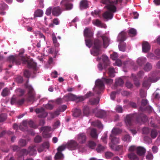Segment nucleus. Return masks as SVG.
<instances>
[{"label":"nucleus","mask_w":160,"mask_h":160,"mask_svg":"<svg viewBox=\"0 0 160 160\" xmlns=\"http://www.w3.org/2000/svg\"><path fill=\"white\" fill-rule=\"evenodd\" d=\"M7 61L10 63L8 65L10 68H11L13 64H15L17 65H19L21 63V61H22L23 64H27L28 67L29 68H32L33 70V73L35 74L37 70V64L34 62L32 59H28L24 57H19L17 56L10 55L8 57Z\"/></svg>","instance_id":"1"},{"label":"nucleus","mask_w":160,"mask_h":160,"mask_svg":"<svg viewBox=\"0 0 160 160\" xmlns=\"http://www.w3.org/2000/svg\"><path fill=\"white\" fill-rule=\"evenodd\" d=\"M135 119L138 122H144L147 121L148 118L145 115L141 113L128 115L125 119L126 125L128 126H132Z\"/></svg>","instance_id":"2"},{"label":"nucleus","mask_w":160,"mask_h":160,"mask_svg":"<svg viewBox=\"0 0 160 160\" xmlns=\"http://www.w3.org/2000/svg\"><path fill=\"white\" fill-rule=\"evenodd\" d=\"M104 8L107 9V11L102 14L103 18L106 19H111L113 16V13L116 11L117 8L115 6L106 5Z\"/></svg>","instance_id":"3"},{"label":"nucleus","mask_w":160,"mask_h":160,"mask_svg":"<svg viewBox=\"0 0 160 160\" xmlns=\"http://www.w3.org/2000/svg\"><path fill=\"white\" fill-rule=\"evenodd\" d=\"M151 74H152L151 76H149L148 78H147V77L144 78V80L142 84L143 87L147 88L150 86V82H155L159 79V77H156V72H152Z\"/></svg>","instance_id":"4"},{"label":"nucleus","mask_w":160,"mask_h":160,"mask_svg":"<svg viewBox=\"0 0 160 160\" xmlns=\"http://www.w3.org/2000/svg\"><path fill=\"white\" fill-rule=\"evenodd\" d=\"M63 99L66 101H75L77 102H82L84 100L83 96L78 97L71 93L65 95Z\"/></svg>","instance_id":"5"},{"label":"nucleus","mask_w":160,"mask_h":160,"mask_svg":"<svg viewBox=\"0 0 160 160\" xmlns=\"http://www.w3.org/2000/svg\"><path fill=\"white\" fill-rule=\"evenodd\" d=\"M29 82L28 80L26 81L25 86L26 88L28 89V98L27 100L29 101L34 102L35 99V93L33 88L31 86L28 84Z\"/></svg>","instance_id":"6"},{"label":"nucleus","mask_w":160,"mask_h":160,"mask_svg":"<svg viewBox=\"0 0 160 160\" xmlns=\"http://www.w3.org/2000/svg\"><path fill=\"white\" fill-rule=\"evenodd\" d=\"M104 89V85L103 82L100 80H98L95 82V86L93 88V90L97 94L101 93Z\"/></svg>","instance_id":"7"},{"label":"nucleus","mask_w":160,"mask_h":160,"mask_svg":"<svg viewBox=\"0 0 160 160\" xmlns=\"http://www.w3.org/2000/svg\"><path fill=\"white\" fill-rule=\"evenodd\" d=\"M122 0H113L111 1L110 0H101V2L106 5L115 6L118 3H121L122 2Z\"/></svg>","instance_id":"8"},{"label":"nucleus","mask_w":160,"mask_h":160,"mask_svg":"<svg viewBox=\"0 0 160 160\" xmlns=\"http://www.w3.org/2000/svg\"><path fill=\"white\" fill-rule=\"evenodd\" d=\"M73 1L72 0H62L60 2V4L64 5L67 10H70L73 7V4L69 3L71 1Z\"/></svg>","instance_id":"9"},{"label":"nucleus","mask_w":160,"mask_h":160,"mask_svg":"<svg viewBox=\"0 0 160 160\" xmlns=\"http://www.w3.org/2000/svg\"><path fill=\"white\" fill-rule=\"evenodd\" d=\"M37 113H39L38 116L40 118H44L48 115V113L45 112L44 109L42 108H37L35 110Z\"/></svg>","instance_id":"10"},{"label":"nucleus","mask_w":160,"mask_h":160,"mask_svg":"<svg viewBox=\"0 0 160 160\" xmlns=\"http://www.w3.org/2000/svg\"><path fill=\"white\" fill-rule=\"evenodd\" d=\"M93 113H96V116L98 118H102L106 115V112L103 110H97V108L93 110Z\"/></svg>","instance_id":"11"},{"label":"nucleus","mask_w":160,"mask_h":160,"mask_svg":"<svg viewBox=\"0 0 160 160\" xmlns=\"http://www.w3.org/2000/svg\"><path fill=\"white\" fill-rule=\"evenodd\" d=\"M86 137L85 133H81L77 136V140L80 143H83L85 142Z\"/></svg>","instance_id":"12"},{"label":"nucleus","mask_w":160,"mask_h":160,"mask_svg":"<svg viewBox=\"0 0 160 160\" xmlns=\"http://www.w3.org/2000/svg\"><path fill=\"white\" fill-rule=\"evenodd\" d=\"M77 143L74 141L71 140L66 144V147L70 150H74L77 146Z\"/></svg>","instance_id":"13"},{"label":"nucleus","mask_w":160,"mask_h":160,"mask_svg":"<svg viewBox=\"0 0 160 160\" xmlns=\"http://www.w3.org/2000/svg\"><path fill=\"white\" fill-rule=\"evenodd\" d=\"M62 12L61 8L59 6L53 8L52 9V15L55 16H59Z\"/></svg>","instance_id":"14"},{"label":"nucleus","mask_w":160,"mask_h":160,"mask_svg":"<svg viewBox=\"0 0 160 160\" xmlns=\"http://www.w3.org/2000/svg\"><path fill=\"white\" fill-rule=\"evenodd\" d=\"M150 45L147 42H144L142 44V51L146 53L149 52L150 49Z\"/></svg>","instance_id":"15"},{"label":"nucleus","mask_w":160,"mask_h":160,"mask_svg":"<svg viewBox=\"0 0 160 160\" xmlns=\"http://www.w3.org/2000/svg\"><path fill=\"white\" fill-rule=\"evenodd\" d=\"M137 153L140 156H142L144 155L146 152V149L141 146H139L136 148Z\"/></svg>","instance_id":"16"},{"label":"nucleus","mask_w":160,"mask_h":160,"mask_svg":"<svg viewBox=\"0 0 160 160\" xmlns=\"http://www.w3.org/2000/svg\"><path fill=\"white\" fill-rule=\"evenodd\" d=\"M126 33L125 32L122 31L118 35V41L122 42L125 41L126 38Z\"/></svg>","instance_id":"17"},{"label":"nucleus","mask_w":160,"mask_h":160,"mask_svg":"<svg viewBox=\"0 0 160 160\" xmlns=\"http://www.w3.org/2000/svg\"><path fill=\"white\" fill-rule=\"evenodd\" d=\"M28 121L27 120L23 121L22 123L19 126V129L23 131L28 130Z\"/></svg>","instance_id":"18"},{"label":"nucleus","mask_w":160,"mask_h":160,"mask_svg":"<svg viewBox=\"0 0 160 160\" xmlns=\"http://www.w3.org/2000/svg\"><path fill=\"white\" fill-rule=\"evenodd\" d=\"M110 139L111 140V144L114 145L118 143L119 142L120 139L118 138H117L111 134L110 135Z\"/></svg>","instance_id":"19"},{"label":"nucleus","mask_w":160,"mask_h":160,"mask_svg":"<svg viewBox=\"0 0 160 160\" xmlns=\"http://www.w3.org/2000/svg\"><path fill=\"white\" fill-rule=\"evenodd\" d=\"M80 8L81 10L86 9L88 7V5L87 1L82 0L80 3Z\"/></svg>","instance_id":"20"},{"label":"nucleus","mask_w":160,"mask_h":160,"mask_svg":"<svg viewBox=\"0 0 160 160\" xmlns=\"http://www.w3.org/2000/svg\"><path fill=\"white\" fill-rule=\"evenodd\" d=\"M124 83L123 80L121 78L117 79L115 80L114 86L112 88L113 89H115L118 86H122Z\"/></svg>","instance_id":"21"},{"label":"nucleus","mask_w":160,"mask_h":160,"mask_svg":"<svg viewBox=\"0 0 160 160\" xmlns=\"http://www.w3.org/2000/svg\"><path fill=\"white\" fill-rule=\"evenodd\" d=\"M84 36L87 38H91L93 36V33L90 29L86 28L84 32Z\"/></svg>","instance_id":"22"},{"label":"nucleus","mask_w":160,"mask_h":160,"mask_svg":"<svg viewBox=\"0 0 160 160\" xmlns=\"http://www.w3.org/2000/svg\"><path fill=\"white\" fill-rule=\"evenodd\" d=\"M99 99L98 98H92L89 99L88 104L92 105H94L99 103Z\"/></svg>","instance_id":"23"},{"label":"nucleus","mask_w":160,"mask_h":160,"mask_svg":"<svg viewBox=\"0 0 160 160\" xmlns=\"http://www.w3.org/2000/svg\"><path fill=\"white\" fill-rule=\"evenodd\" d=\"M102 45V42L101 41L98 39L94 40L93 46L94 48H100Z\"/></svg>","instance_id":"24"},{"label":"nucleus","mask_w":160,"mask_h":160,"mask_svg":"<svg viewBox=\"0 0 160 160\" xmlns=\"http://www.w3.org/2000/svg\"><path fill=\"white\" fill-rule=\"evenodd\" d=\"M101 37L103 41L104 47L106 48L109 44V39L108 38L105 36H102Z\"/></svg>","instance_id":"25"},{"label":"nucleus","mask_w":160,"mask_h":160,"mask_svg":"<svg viewBox=\"0 0 160 160\" xmlns=\"http://www.w3.org/2000/svg\"><path fill=\"white\" fill-rule=\"evenodd\" d=\"M72 115L75 117L80 116L81 114V110L79 109L75 108L72 110Z\"/></svg>","instance_id":"26"},{"label":"nucleus","mask_w":160,"mask_h":160,"mask_svg":"<svg viewBox=\"0 0 160 160\" xmlns=\"http://www.w3.org/2000/svg\"><path fill=\"white\" fill-rule=\"evenodd\" d=\"M28 151V154L30 155H33L37 153V151L35 146L29 147Z\"/></svg>","instance_id":"27"},{"label":"nucleus","mask_w":160,"mask_h":160,"mask_svg":"<svg viewBox=\"0 0 160 160\" xmlns=\"http://www.w3.org/2000/svg\"><path fill=\"white\" fill-rule=\"evenodd\" d=\"M128 158L131 160H138L139 158L137 155L132 152H131L128 155Z\"/></svg>","instance_id":"28"},{"label":"nucleus","mask_w":160,"mask_h":160,"mask_svg":"<svg viewBox=\"0 0 160 160\" xmlns=\"http://www.w3.org/2000/svg\"><path fill=\"white\" fill-rule=\"evenodd\" d=\"M43 14V11L38 9L36 10L34 14V18L36 17H40L42 16Z\"/></svg>","instance_id":"29"},{"label":"nucleus","mask_w":160,"mask_h":160,"mask_svg":"<svg viewBox=\"0 0 160 160\" xmlns=\"http://www.w3.org/2000/svg\"><path fill=\"white\" fill-rule=\"evenodd\" d=\"M128 35L131 37L135 36L137 35V31L134 28H131L128 31Z\"/></svg>","instance_id":"30"},{"label":"nucleus","mask_w":160,"mask_h":160,"mask_svg":"<svg viewBox=\"0 0 160 160\" xmlns=\"http://www.w3.org/2000/svg\"><path fill=\"white\" fill-rule=\"evenodd\" d=\"M100 49L95 48L93 47V50L91 51V54L94 56H97L100 54Z\"/></svg>","instance_id":"31"},{"label":"nucleus","mask_w":160,"mask_h":160,"mask_svg":"<svg viewBox=\"0 0 160 160\" xmlns=\"http://www.w3.org/2000/svg\"><path fill=\"white\" fill-rule=\"evenodd\" d=\"M106 147L101 145L98 144L96 148V151L98 153H102L104 151Z\"/></svg>","instance_id":"32"},{"label":"nucleus","mask_w":160,"mask_h":160,"mask_svg":"<svg viewBox=\"0 0 160 160\" xmlns=\"http://www.w3.org/2000/svg\"><path fill=\"white\" fill-rule=\"evenodd\" d=\"M109 146L111 148L116 151H119L121 150L122 148V145H118L115 147L114 145H112L111 143H109Z\"/></svg>","instance_id":"33"},{"label":"nucleus","mask_w":160,"mask_h":160,"mask_svg":"<svg viewBox=\"0 0 160 160\" xmlns=\"http://www.w3.org/2000/svg\"><path fill=\"white\" fill-rule=\"evenodd\" d=\"M146 58H141L138 59L137 60V62L139 65L142 66L146 62Z\"/></svg>","instance_id":"34"},{"label":"nucleus","mask_w":160,"mask_h":160,"mask_svg":"<svg viewBox=\"0 0 160 160\" xmlns=\"http://www.w3.org/2000/svg\"><path fill=\"white\" fill-rule=\"evenodd\" d=\"M90 135L92 138L94 139L97 138L98 134L97 133V131L95 129L93 128L91 130Z\"/></svg>","instance_id":"35"},{"label":"nucleus","mask_w":160,"mask_h":160,"mask_svg":"<svg viewBox=\"0 0 160 160\" xmlns=\"http://www.w3.org/2000/svg\"><path fill=\"white\" fill-rule=\"evenodd\" d=\"M102 59L103 62L106 66H108L109 64V60L108 57L105 55L102 56Z\"/></svg>","instance_id":"36"},{"label":"nucleus","mask_w":160,"mask_h":160,"mask_svg":"<svg viewBox=\"0 0 160 160\" xmlns=\"http://www.w3.org/2000/svg\"><path fill=\"white\" fill-rule=\"evenodd\" d=\"M92 124L100 128H102L103 126L101 122L99 120L96 121L94 122H92Z\"/></svg>","instance_id":"37"},{"label":"nucleus","mask_w":160,"mask_h":160,"mask_svg":"<svg viewBox=\"0 0 160 160\" xmlns=\"http://www.w3.org/2000/svg\"><path fill=\"white\" fill-rule=\"evenodd\" d=\"M52 39L54 46L56 47H58L59 44L57 42V39L55 35H52Z\"/></svg>","instance_id":"38"},{"label":"nucleus","mask_w":160,"mask_h":160,"mask_svg":"<svg viewBox=\"0 0 160 160\" xmlns=\"http://www.w3.org/2000/svg\"><path fill=\"white\" fill-rule=\"evenodd\" d=\"M10 93V90L7 88H5L2 92V95L3 97L8 96Z\"/></svg>","instance_id":"39"},{"label":"nucleus","mask_w":160,"mask_h":160,"mask_svg":"<svg viewBox=\"0 0 160 160\" xmlns=\"http://www.w3.org/2000/svg\"><path fill=\"white\" fill-rule=\"evenodd\" d=\"M20 155L19 157H22L24 155H27L28 154V151L25 149H23L20 150Z\"/></svg>","instance_id":"40"},{"label":"nucleus","mask_w":160,"mask_h":160,"mask_svg":"<svg viewBox=\"0 0 160 160\" xmlns=\"http://www.w3.org/2000/svg\"><path fill=\"white\" fill-rule=\"evenodd\" d=\"M83 112L84 114L86 116H88L90 113L89 107L88 106L84 107L83 108Z\"/></svg>","instance_id":"41"},{"label":"nucleus","mask_w":160,"mask_h":160,"mask_svg":"<svg viewBox=\"0 0 160 160\" xmlns=\"http://www.w3.org/2000/svg\"><path fill=\"white\" fill-rule=\"evenodd\" d=\"M31 75L30 72L27 69H25L23 72V75L26 78H29Z\"/></svg>","instance_id":"42"},{"label":"nucleus","mask_w":160,"mask_h":160,"mask_svg":"<svg viewBox=\"0 0 160 160\" xmlns=\"http://www.w3.org/2000/svg\"><path fill=\"white\" fill-rule=\"evenodd\" d=\"M115 72L114 69L113 68H108V74L109 75L112 77H114V73Z\"/></svg>","instance_id":"43"},{"label":"nucleus","mask_w":160,"mask_h":160,"mask_svg":"<svg viewBox=\"0 0 160 160\" xmlns=\"http://www.w3.org/2000/svg\"><path fill=\"white\" fill-rule=\"evenodd\" d=\"M158 135L157 131L155 129L152 130L151 133V136L152 138H155Z\"/></svg>","instance_id":"44"},{"label":"nucleus","mask_w":160,"mask_h":160,"mask_svg":"<svg viewBox=\"0 0 160 160\" xmlns=\"http://www.w3.org/2000/svg\"><path fill=\"white\" fill-rule=\"evenodd\" d=\"M59 111L58 110L54 112H51L50 113V117L52 119L55 118L56 116H57L59 115Z\"/></svg>","instance_id":"45"},{"label":"nucleus","mask_w":160,"mask_h":160,"mask_svg":"<svg viewBox=\"0 0 160 160\" xmlns=\"http://www.w3.org/2000/svg\"><path fill=\"white\" fill-rule=\"evenodd\" d=\"M152 66L149 63H147L144 67V69L145 71H148L151 69Z\"/></svg>","instance_id":"46"},{"label":"nucleus","mask_w":160,"mask_h":160,"mask_svg":"<svg viewBox=\"0 0 160 160\" xmlns=\"http://www.w3.org/2000/svg\"><path fill=\"white\" fill-rule=\"evenodd\" d=\"M121 130L118 128H114L112 131V135L117 134L121 132Z\"/></svg>","instance_id":"47"},{"label":"nucleus","mask_w":160,"mask_h":160,"mask_svg":"<svg viewBox=\"0 0 160 160\" xmlns=\"http://www.w3.org/2000/svg\"><path fill=\"white\" fill-rule=\"evenodd\" d=\"M140 95L141 98H142L146 97L147 96L146 92L143 89H140Z\"/></svg>","instance_id":"48"},{"label":"nucleus","mask_w":160,"mask_h":160,"mask_svg":"<svg viewBox=\"0 0 160 160\" xmlns=\"http://www.w3.org/2000/svg\"><path fill=\"white\" fill-rule=\"evenodd\" d=\"M126 47V44L125 43L120 44L118 45L119 50L121 51H125Z\"/></svg>","instance_id":"49"},{"label":"nucleus","mask_w":160,"mask_h":160,"mask_svg":"<svg viewBox=\"0 0 160 160\" xmlns=\"http://www.w3.org/2000/svg\"><path fill=\"white\" fill-rule=\"evenodd\" d=\"M102 79L103 81L107 84H112L113 82V79H111L105 78H103Z\"/></svg>","instance_id":"50"},{"label":"nucleus","mask_w":160,"mask_h":160,"mask_svg":"<svg viewBox=\"0 0 160 160\" xmlns=\"http://www.w3.org/2000/svg\"><path fill=\"white\" fill-rule=\"evenodd\" d=\"M63 158V155L61 152H58L55 155V158L56 159H60Z\"/></svg>","instance_id":"51"},{"label":"nucleus","mask_w":160,"mask_h":160,"mask_svg":"<svg viewBox=\"0 0 160 160\" xmlns=\"http://www.w3.org/2000/svg\"><path fill=\"white\" fill-rule=\"evenodd\" d=\"M130 139L131 138L129 135L127 134L124 136L122 138V140L124 141H126L129 142L131 141Z\"/></svg>","instance_id":"52"},{"label":"nucleus","mask_w":160,"mask_h":160,"mask_svg":"<svg viewBox=\"0 0 160 160\" xmlns=\"http://www.w3.org/2000/svg\"><path fill=\"white\" fill-rule=\"evenodd\" d=\"M15 80L18 83H21L23 81V78L22 76H19L16 78Z\"/></svg>","instance_id":"53"},{"label":"nucleus","mask_w":160,"mask_h":160,"mask_svg":"<svg viewBox=\"0 0 160 160\" xmlns=\"http://www.w3.org/2000/svg\"><path fill=\"white\" fill-rule=\"evenodd\" d=\"M19 144L21 146H25L27 144L26 141L25 140L21 139L19 141Z\"/></svg>","instance_id":"54"},{"label":"nucleus","mask_w":160,"mask_h":160,"mask_svg":"<svg viewBox=\"0 0 160 160\" xmlns=\"http://www.w3.org/2000/svg\"><path fill=\"white\" fill-rule=\"evenodd\" d=\"M85 41L86 45L90 48L91 47L92 43L91 40L90 39H85Z\"/></svg>","instance_id":"55"},{"label":"nucleus","mask_w":160,"mask_h":160,"mask_svg":"<svg viewBox=\"0 0 160 160\" xmlns=\"http://www.w3.org/2000/svg\"><path fill=\"white\" fill-rule=\"evenodd\" d=\"M88 146L90 148L93 149L96 146V143L93 141H89L88 143Z\"/></svg>","instance_id":"56"},{"label":"nucleus","mask_w":160,"mask_h":160,"mask_svg":"<svg viewBox=\"0 0 160 160\" xmlns=\"http://www.w3.org/2000/svg\"><path fill=\"white\" fill-rule=\"evenodd\" d=\"M113 156V154L112 153L109 152H107L105 153V156L107 158H110L112 157Z\"/></svg>","instance_id":"57"},{"label":"nucleus","mask_w":160,"mask_h":160,"mask_svg":"<svg viewBox=\"0 0 160 160\" xmlns=\"http://www.w3.org/2000/svg\"><path fill=\"white\" fill-rule=\"evenodd\" d=\"M7 118V116L5 114H0V122L4 121Z\"/></svg>","instance_id":"58"},{"label":"nucleus","mask_w":160,"mask_h":160,"mask_svg":"<svg viewBox=\"0 0 160 160\" xmlns=\"http://www.w3.org/2000/svg\"><path fill=\"white\" fill-rule=\"evenodd\" d=\"M50 128V127L48 126H46L41 128V130L43 131V132H49L51 130Z\"/></svg>","instance_id":"59"},{"label":"nucleus","mask_w":160,"mask_h":160,"mask_svg":"<svg viewBox=\"0 0 160 160\" xmlns=\"http://www.w3.org/2000/svg\"><path fill=\"white\" fill-rule=\"evenodd\" d=\"M67 108V106L66 105H62L59 108L58 111L59 112H63Z\"/></svg>","instance_id":"60"},{"label":"nucleus","mask_w":160,"mask_h":160,"mask_svg":"<svg viewBox=\"0 0 160 160\" xmlns=\"http://www.w3.org/2000/svg\"><path fill=\"white\" fill-rule=\"evenodd\" d=\"M42 137L39 135H37L34 138V141L35 142L39 143L42 141Z\"/></svg>","instance_id":"61"},{"label":"nucleus","mask_w":160,"mask_h":160,"mask_svg":"<svg viewBox=\"0 0 160 160\" xmlns=\"http://www.w3.org/2000/svg\"><path fill=\"white\" fill-rule=\"evenodd\" d=\"M94 95V94L93 93H92L90 91L87 92V93L84 96L85 98H84L85 99L86 98H89L93 96Z\"/></svg>","instance_id":"62"},{"label":"nucleus","mask_w":160,"mask_h":160,"mask_svg":"<svg viewBox=\"0 0 160 160\" xmlns=\"http://www.w3.org/2000/svg\"><path fill=\"white\" fill-rule=\"evenodd\" d=\"M92 22L94 25L97 26H100L101 24V22L98 19L93 20Z\"/></svg>","instance_id":"63"},{"label":"nucleus","mask_w":160,"mask_h":160,"mask_svg":"<svg viewBox=\"0 0 160 160\" xmlns=\"http://www.w3.org/2000/svg\"><path fill=\"white\" fill-rule=\"evenodd\" d=\"M42 136L44 138H49L51 137V134L48 132H43Z\"/></svg>","instance_id":"64"}]
</instances>
